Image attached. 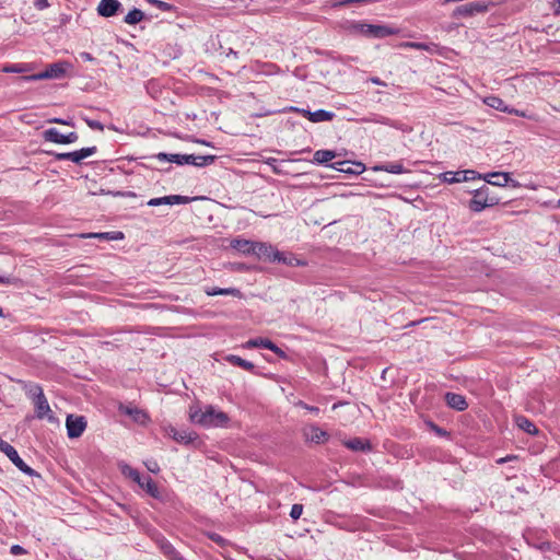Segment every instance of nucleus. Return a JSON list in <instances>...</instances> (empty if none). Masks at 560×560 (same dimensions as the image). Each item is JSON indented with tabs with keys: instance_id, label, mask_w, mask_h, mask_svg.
I'll use <instances>...</instances> for the list:
<instances>
[{
	"instance_id": "obj_11",
	"label": "nucleus",
	"mask_w": 560,
	"mask_h": 560,
	"mask_svg": "<svg viewBox=\"0 0 560 560\" xmlns=\"http://www.w3.org/2000/svg\"><path fill=\"white\" fill-rule=\"evenodd\" d=\"M165 433L180 444H190L197 439V434L186 431V430H177L173 425H167L164 428Z\"/></svg>"
},
{
	"instance_id": "obj_59",
	"label": "nucleus",
	"mask_w": 560,
	"mask_h": 560,
	"mask_svg": "<svg viewBox=\"0 0 560 560\" xmlns=\"http://www.w3.org/2000/svg\"><path fill=\"white\" fill-rule=\"evenodd\" d=\"M34 5L38 10H44L49 7V2H48V0H35Z\"/></svg>"
},
{
	"instance_id": "obj_50",
	"label": "nucleus",
	"mask_w": 560,
	"mask_h": 560,
	"mask_svg": "<svg viewBox=\"0 0 560 560\" xmlns=\"http://www.w3.org/2000/svg\"><path fill=\"white\" fill-rule=\"evenodd\" d=\"M268 350L272 351L273 353H276L278 357H280L282 359L287 358V353L272 341L270 343H268Z\"/></svg>"
},
{
	"instance_id": "obj_31",
	"label": "nucleus",
	"mask_w": 560,
	"mask_h": 560,
	"mask_svg": "<svg viewBox=\"0 0 560 560\" xmlns=\"http://www.w3.org/2000/svg\"><path fill=\"white\" fill-rule=\"evenodd\" d=\"M335 117V113L326 109H317L310 114V120L312 122L330 121Z\"/></svg>"
},
{
	"instance_id": "obj_33",
	"label": "nucleus",
	"mask_w": 560,
	"mask_h": 560,
	"mask_svg": "<svg viewBox=\"0 0 560 560\" xmlns=\"http://www.w3.org/2000/svg\"><path fill=\"white\" fill-rule=\"evenodd\" d=\"M30 70L27 63H9L3 67L0 66V71L4 73H24Z\"/></svg>"
},
{
	"instance_id": "obj_62",
	"label": "nucleus",
	"mask_w": 560,
	"mask_h": 560,
	"mask_svg": "<svg viewBox=\"0 0 560 560\" xmlns=\"http://www.w3.org/2000/svg\"><path fill=\"white\" fill-rule=\"evenodd\" d=\"M290 110L298 112V113L302 114L304 117H307L308 119H310V114L313 113V112H311L308 109H301V108H298V107H291Z\"/></svg>"
},
{
	"instance_id": "obj_20",
	"label": "nucleus",
	"mask_w": 560,
	"mask_h": 560,
	"mask_svg": "<svg viewBox=\"0 0 560 560\" xmlns=\"http://www.w3.org/2000/svg\"><path fill=\"white\" fill-rule=\"evenodd\" d=\"M34 405H35L36 417L38 419H43V418H47L48 420L54 419V416L51 415V409L49 407V404H48L45 395L40 396L39 398L34 400Z\"/></svg>"
},
{
	"instance_id": "obj_38",
	"label": "nucleus",
	"mask_w": 560,
	"mask_h": 560,
	"mask_svg": "<svg viewBox=\"0 0 560 560\" xmlns=\"http://www.w3.org/2000/svg\"><path fill=\"white\" fill-rule=\"evenodd\" d=\"M271 340L267 338H254L249 339L245 342L244 348L252 349V348H264L268 349V343H270Z\"/></svg>"
},
{
	"instance_id": "obj_57",
	"label": "nucleus",
	"mask_w": 560,
	"mask_h": 560,
	"mask_svg": "<svg viewBox=\"0 0 560 560\" xmlns=\"http://www.w3.org/2000/svg\"><path fill=\"white\" fill-rule=\"evenodd\" d=\"M148 470L153 474H158L160 471V466L155 460H149L145 463Z\"/></svg>"
},
{
	"instance_id": "obj_12",
	"label": "nucleus",
	"mask_w": 560,
	"mask_h": 560,
	"mask_svg": "<svg viewBox=\"0 0 560 560\" xmlns=\"http://www.w3.org/2000/svg\"><path fill=\"white\" fill-rule=\"evenodd\" d=\"M253 255L259 259L275 262V258L278 255V249L270 244L256 242L255 252H253Z\"/></svg>"
},
{
	"instance_id": "obj_45",
	"label": "nucleus",
	"mask_w": 560,
	"mask_h": 560,
	"mask_svg": "<svg viewBox=\"0 0 560 560\" xmlns=\"http://www.w3.org/2000/svg\"><path fill=\"white\" fill-rule=\"evenodd\" d=\"M407 48H413L418 50H429L430 46L425 43H418V42H407L402 45Z\"/></svg>"
},
{
	"instance_id": "obj_40",
	"label": "nucleus",
	"mask_w": 560,
	"mask_h": 560,
	"mask_svg": "<svg viewBox=\"0 0 560 560\" xmlns=\"http://www.w3.org/2000/svg\"><path fill=\"white\" fill-rule=\"evenodd\" d=\"M538 549L542 552H553L560 555V549L558 545L550 541H542L538 545Z\"/></svg>"
},
{
	"instance_id": "obj_29",
	"label": "nucleus",
	"mask_w": 560,
	"mask_h": 560,
	"mask_svg": "<svg viewBox=\"0 0 560 560\" xmlns=\"http://www.w3.org/2000/svg\"><path fill=\"white\" fill-rule=\"evenodd\" d=\"M516 423L520 429H522L524 432H526L530 435H537L539 432L537 427L526 417H523V416L517 417Z\"/></svg>"
},
{
	"instance_id": "obj_53",
	"label": "nucleus",
	"mask_w": 560,
	"mask_h": 560,
	"mask_svg": "<svg viewBox=\"0 0 560 560\" xmlns=\"http://www.w3.org/2000/svg\"><path fill=\"white\" fill-rule=\"evenodd\" d=\"M296 406H299V407H301V408H303V409H305V410H307V411H310V412H312V413H314V415H318V413H319V411H320L318 407H316V406H310V405L305 404V402H304V401H302V400H300V401L296 404Z\"/></svg>"
},
{
	"instance_id": "obj_44",
	"label": "nucleus",
	"mask_w": 560,
	"mask_h": 560,
	"mask_svg": "<svg viewBox=\"0 0 560 560\" xmlns=\"http://www.w3.org/2000/svg\"><path fill=\"white\" fill-rule=\"evenodd\" d=\"M147 205L150 207H158V206H162V205L170 206L168 196L152 198L147 202Z\"/></svg>"
},
{
	"instance_id": "obj_63",
	"label": "nucleus",
	"mask_w": 560,
	"mask_h": 560,
	"mask_svg": "<svg viewBox=\"0 0 560 560\" xmlns=\"http://www.w3.org/2000/svg\"><path fill=\"white\" fill-rule=\"evenodd\" d=\"M80 58L84 61H94L95 58L88 51L80 52Z\"/></svg>"
},
{
	"instance_id": "obj_47",
	"label": "nucleus",
	"mask_w": 560,
	"mask_h": 560,
	"mask_svg": "<svg viewBox=\"0 0 560 560\" xmlns=\"http://www.w3.org/2000/svg\"><path fill=\"white\" fill-rule=\"evenodd\" d=\"M83 120L93 130H100V131L104 130V125L98 120L90 119L88 117H84Z\"/></svg>"
},
{
	"instance_id": "obj_61",
	"label": "nucleus",
	"mask_w": 560,
	"mask_h": 560,
	"mask_svg": "<svg viewBox=\"0 0 560 560\" xmlns=\"http://www.w3.org/2000/svg\"><path fill=\"white\" fill-rule=\"evenodd\" d=\"M431 428L433 429V431L440 435V436H446L448 435L447 431L440 428L439 425L434 424V423H431Z\"/></svg>"
},
{
	"instance_id": "obj_4",
	"label": "nucleus",
	"mask_w": 560,
	"mask_h": 560,
	"mask_svg": "<svg viewBox=\"0 0 560 560\" xmlns=\"http://www.w3.org/2000/svg\"><path fill=\"white\" fill-rule=\"evenodd\" d=\"M488 8L489 3L485 1H474L456 7L452 13V16L454 19L469 18L479 13L487 12Z\"/></svg>"
},
{
	"instance_id": "obj_6",
	"label": "nucleus",
	"mask_w": 560,
	"mask_h": 560,
	"mask_svg": "<svg viewBox=\"0 0 560 560\" xmlns=\"http://www.w3.org/2000/svg\"><path fill=\"white\" fill-rule=\"evenodd\" d=\"M66 73L65 67L60 62H55L49 65L45 71L25 75L22 78L24 81H38V80H47V79H59L62 78Z\"/></svg>"
},
{
	"instance_id": "obj_51",
	"label": "nucleus",
	"mask_w": 560,
	"mask_h": 560,
	"mask_svg": "<svg viewBox=\"0 0 560 560\" xmlns=\"http://www.w3.org/2000/svg\"><path fill=\"white\" fill-rule=\"evenodd\" d=\"M368 26V23L364 22H355L351 25L352 31L360 33L361 35L365 36V28Z\"/></svg>"
},
{
	"instance_id": "obj_18",
	"label": "nucleus",
	"mask_w": 560,
	"mask_h": 560,
	"mask_svg": "<svg viewBox=\"0 0 560 560\" xmlns=\"http://www.w3.org/2000/svg\"><path fill=\"white\" fill-rule=\"evenodd\" d=\"M485 104H487L489 107L498 109L500 112L515 114V115L522 116V117L525 116L524 113H520L517 109H510L502 98L494 96V95L486 97Z\"/></svg>"
},
{
	"instance_id": "obj_60",
	"label": "nucleus",
	"mask_w": 560,
	"mask_h": 560,
	"mask_svg": "<svg viewBox=\"0 0 560 560\" xmlns=\"http://www.w3.org/2000/svg\"><path fill=\"white\" fill-rule=\"evenodd\" d=\"M121 341V338H115L113 341H104L103 345L106 346L107 348H118L119 342Z\"/></svg>"
},
{
	"instance_id": "obj_48",
	"label": "nucleus",
	"mask_w": 560,
	"mask_h": 560,
	"mask_svg": "<svg viewBox=\"0 0 560 560\" xmlns=\"http://www.w3.org/2000/svg\"><path fill=\"white\" fill-rule=\"evenodd\" d=\"M208 537L210 540H212L213 542L218 544L221 547L228 545V540L217 533H209Z\"/></svg>"
},
{
	"instance_id": "obj_30",
	"label": "nucleus",
	"mask_w": 560,
	"mask_h": 560,
	"mask_svg": "<svg viewBox=\"0 0 560 560\" xmlns=\"http://www.w3.org/2000/svg\"><path fill=\"white\" fill-rule=\"evenodd\" d=\"M336 152L331 150H317L313 155V162L317 164H326L335 159Z\"/></svg>"
},
{
	"instance_id": "obj_24",
	"label": "nucleus",
	"mask_w": 560,
	"mask_h": 560,
	"mask_svg": "<svg viewBox=\"0 0 560 560\" xmlns=\"http://www.w3.org/2000/svg\"><path fill=\"white\" fill-rule=\"evenodd\" d=\"M349 164H350L349 161H340V162H334V163L329 164L328 166L336 171H339V172H343V173H348V174H355V175L363 173L365 170V166L362 163H353V167H351V166H348V168L340 167L341 165H349Z\"/></svg>"
},
{
	"instance_id": "obj_13",
	"label": "nucleus",
	"mask_w": 560,
	"mask_h": 560,
	"mask_svg": "<svg viewBox=\"0 0 560 560\" xmlns=\"http://www.w3.org/2000/svg\"><path fill=\"white\" fill-rule=\"evenodd\" d=\"M151 159H156L161 162H171V163H175L177 165H184V164L190 165V162H192L195 160V159H192V154H177V153H164V152L154 154L151 156Z\"/></svg>"
},
{
	"instance_id": "obj_36",
	"label": "nucleus",
	"mask_w": 560,
	"mask_h": 560,
	"mask_svg": "<svg viewBox=\"0 0 560 560\" xmlns=\"http://www.w3.org/2000/svg\"><path fill=\"white\" fill-rule=\"evenodd\" d=\"M24 390L26 395L34 400L39 398L40 396H44L43 388L38 384H25Z\"/></svg>"
},
{
	"instance_id": "obj_27",
	"label": "nucleus",
	"mask_w": 560,
	"mask_h": 560,
	"mask_svg": "<svg viewBox=\"0 0 560 560\" xmlns=\"http://www.w3.org/2000/svg\"><path fill=\"white\" fill-rule=\"evenodd\" d=\"M304 435L308 441L316 444L324 443L328 439V433L315 425L311 427L308 432L305 431Z\"/></svg>"
},
{
	"instance_id": "obj_46",
	"label": "nucleus",
	"mask_w": 560,
	"mask_h": 560,
	"mask_svg": "<svg viewBox=\"0 0 560 560\" xmlns=\"http://www.w3.org/2000/svg\"><path fill=\"white\" fill-rule=\"evenodd\" d=\"M303 513V505L302 504H293L290 511V516L292 520L296 521L300 518V516Z\"/></svg>"
},
{
	"instance_id": "obj_5",
	"label": "nucleus",
	"mask_w": 560,
	"mask_h": 560,
	"mask_svg": "<svg viewBox=\"0 0 560 560\" xmlns=\"http://www.w3.org/2000/svg\"><path fill=\"white\" fill-rule=\"evenodd\" d=\"M97 151L95 145L82 148L78 151L66 152V153H57V152H47L52 155L57 161H66L69 160L75 164H80L84 159L93 155Z\"/></svg>"
},
{
	"instance_id": "obj_34",
	"label": "nucleus",
	"mask_w": 560,
	"mask_h": 560,
	"mask_svg": "<svg viewBox=\"0 0 560 560\" xmlns=\"http://www.w3.org/2000/svg\"><path fill=\"white\" fill-rule=\"evenodd\" d=\"M120 471L125 477L131 479L136 483H140L142 476L140 475V472L137 469L132 468L130 465H128V464L120 465Z\"/></svg>"
},
{
	"instance_id": "obj_14",
	"label": "nucleus",
	"mask_w": 560,
	"mask_h": 560,
	"mask_svg": "<svg viewBox=\"0 0 560 560\" xmlns=\"http://www.w3.org/2000/svg\"><path fill=\"white\" fill-rule=\"evenodd\" d=\"M122 10V4L118 0H101L97 5V13L104 18L116 15Z\"/></svg>"
},
{
	"instance_id": "obj_26",
	"label": "nucleus",
	"mask_w": 560,
	"mask_h": 560,
	"mask_svg": "<svg viewBox=\"0 0 560 560\" xmlns=\"http://www.w3.org/2000/svg\"><path fill=\"white\" fill-rule=\"evenodd\" d=\"M275 262H281L287 266H306V261L295 257L292 254H285L278 250V255L275 258Z\"/></svg>"
},
{
	"instance_id": "obj_42",
	"label": "nucleus",
	"mask_w": 560,
	"mask_h": 560,
	"mask_svg": "<svg viewBox=\"0 0 560 560\" xmlns=\"http://www.w3.org/2000/svg\"><path fill=\"white\" fill-rule=\"evenodd\" d=\"M168 200H170V206L186 205L191 201V198H189L187 196H180V195H170Z\"/></svg>"
},
{
	"instance_id": "obj_64",
	"label": "nucleus",
	"mask_w": 560,
	"mask_h": 560,
	"mask_svg": "<svg viewBox=\"0 0 560 560\" xmlns=\"http://www.w3.org/2000/svg\"><path fill=\"white\" fill-rule=\"evenodd\" d=\"M553 7V14L559 15L560 14V0H556L552 4Z\"/></svg>"
},
{
	"instance_id": "obj_1",
	"label": "nucleus",
	"mask_w": 560,
	"mask_h": 560,
	"mask_svg": "<svg viewBox=\"0 0 560 560\" xmlns=\"http://www.w3.org/2000/svg\"><path fill=\"white\" fill-rule=\"evenodd\" d=\"M190 420L206 428H223L226 427L230 418L228 413L208 405L205 410L199 409L190 412Z\"/></svg>"
},
{
	"instance_id": "obj_52",
	"label": "nucleus",
	"mask_w": 560,
	"mask_h": 560,
	"mask_svg": "<svg viewBox=\"0 0 560 560\" xmlns=\"http://www.w3.org/2000/svg\"><path fill=\"white\" fill-rule=\"evenodd\" d=\"M152 2L156 5V8L164 12H170L173 9V5L171 3L164 1L153 0Z\"/></svg>"
},
{
	"instance_id": "obj_41",
	"label": "nucleus",
	"mask_w": 560,
	"mask_h": 560,
	"mask_svg": "<svg viewBox=\"0 0 560 560\" xmlns=\"http://www.w3.org/2000/svg\"><path fill=\"white\" fill-rule=\"evenodd\" d=\"M371 121L375 122V124H381V125H385V126H389V127H393V128H396L398 129L399 126H398V122L388 118V117H385V116H375V118L371 119Z\"/></svg>"
},
{
	"instance_id": "obj_8",
	"label": "nucleus",
	"mask_w": 560,
	"mask_h": 560,
	"mask_svg": "<svg viewBox=\"0 0 560 560\" xmlns=\"http://www.w3.org/2000/svg\"><path fill=\"white\" fill-rule=\"evenodd\" d=\"M43 138L45 141L58 143V144H69L78 141L79 136L77 132L72 131L67 135H62L58 129L56 128H49L46 129L43 132Z\"/></svg>"
},
{
	"instance_id": "obj_55",
	"label": "nucleus",
	"mask_w": 560,
	"mask_h": 560,
	"mask_svg": "<svg viewBox=\"0 0 560 560\" xmlns=\"http://www.w3.org/2000/svg\"><path fill=\"white\" fill-rule=\"evenodd\" d=\"M10 552L13 556H21V555H25L26 550L20 545H12L10 548Z\"/></svg>"
},
{
	"instance_id": "obj_28",
	"label": "nucleus",
	"mask_w": 560,
	"mask_h": 560,
	"mask_svg": "<svg viewBox=\"0 0 560 560\" xmlns=\"http://www.w3.org/2000/svg\"><path fill=\"white\" fill-rule=\"evenodd\" d=\"M225 359L232 365L242 368V369H244L246 371L254 372V370H255V365L252 362H249V361H247V360H245V359H243V358H241L238 355L229 354Z\"/></svg>"
},
{
	"instance_id": "obj_56",
	"label": "nucleus",
	"mask_w": 560,
	"mask_h": 560,
	"mask_svg": "<svg viewBox=\"0 0 560 560\" xmlns=\"http://www.w3.org/2000/svg\"><path fill=\"white\" fill-rule=\"evenodd\" d=\"M88 236H89V237H96V238H100V240L112 241V240H110V236H112V233H110V232L91 233V234H89Z\"/></svg>"
},
{
	"instance_id": "obj_10",
	"label": "nucleus",
	"mask_w": 560,
	"mask_h": 560,
	"mask_svg": "<svg viewBox=\"0 0 560 560\" xmlns=\"http://www.w3.org/2000/svg\"><path fill=\"white\" fill-rule=\"evenodd\" d=\"M398 33L399 28L389 25L368 24L365 28V37L368 38H385Z\"/></svg>"
},
{
	"instance_id": "obj_19",
	"label": "nucleus",
	"mask_w": 560,
	"mask_h": 560,
	"mask_svg": "<svg viewBox=\"0 0 560 560\" xmlns=\"http://www.w3.org/2000/svg\"><path fill=\"white\" fill-rule=\"evenodd\" d=\"M445 402L448 407L457 411H463L468 407L466 398L463 395L451 392L445 394Z\"/></svg>"
},
{
	"instance_id": "obj_39",
	"label": "nucleus",
	"mask_w": 560,
	"mask_h": 560,
	"mask_svg": "<svg viewBox=\"0 0 560 560\" xmlns=\"http://www.w3.org/2000/svg\"><path fill=\"white\" fill-rule=\"evenodd\" d=\"M462 174H463V172H460V171L445 172V173L441 174V177H442V180L447 184H455V183L464 182Z\"/></svg>"
},
{
	"instance_id": "obj_23",
	"label": "nucleus",
	"mask_w": 560,
	"mask_h": 560,
	"mask_svg": "<svg viewBox=\"0 0 560 560\" xmlns=\"http://www.w3.org/2000/svg\"><path fill=\"white\" fill-rule=\"evenodd\" d=\"M139 487L147 492L150 497L154 499H161V491L156 485V482L150 477L145 476L141 478Z\"/></svg>"
},
{
	"instance_id": "obj_49",
	"label": "nucleus",
	"mask_w": 560,
	"mask_h": 560,
	"mask_svg": "<svg viewBox=\"0 0 560 560\" xmlns=\"http://www.w3.org/2000/svg\"><path fill=\"white\" fill-rule=\"evenodd\" d=\"M268 350L272 351L273 353H276L278 357H280L282 359L287 358V353L272 341L270 343H268Z\"/></svg>"
},
{
	"instance_id": "obj_21",
	"label": "nucleus",
	"mask_w": 560,
	"mask_h": 560,
	"mask_svg": "<svg viewBox=\"0 0 560 560\" xmlns=\"http://www.w3.org/2000/svg\"><path fill=\"white\" fill-rule=\"evenodd\" d=\"M343 445L354 452H370L372 444L366 439L353 438L343 442Z\"/></svg>"
},
{
	"instance_id": "obj_7",
	"label": "nucleus",
	"mask_w": 560,
	"mask_h": 560,
	"mask_svg": "<svg viewBox=\"0 0 560 560\" xmlns=\"http://www.w3.org/2000/svg\"><path fill=\"white\" fill-rule=\"evenodd\" d=\"M483 179L486 180L487 184L498 186V187H505V186H511L513 188L521 187V184L517 180L511 178L510 174L505 173V172H492V173L486 174L483 176Z\"/></svg>"
},
{
	"instance_id": "obj_25",
	"label": "nucleus",
	"mask_w": 560,
	"mask_h": 560,
	"mask_svg": "<svg viewBox=\"0 0 560 560\" xmlns=\"http://www.w3.org/2000/svg\"><path fill=\"white\" fill-rule=\"evenodd\" d=\"M255 243L244 238H235L231 242V247L244 255H253L255 252Z\"/></svg>"
},
{
	"instance_id": "obj_58",
	"label": "nucleus",
	"mask_w": 560,
	"mask_h": 560,
	"mask_svg": "<svg viewBox=\"0 0 560 560\" xmlns=\"http://www.w3.org/2000/svg\"><path fill=\"white\" fill-rule=\"evenodd\" d=\"M49 122H51V124H59V125H66V126H74L72 120L57 118V117L49 119Z\"/></svg>"
},
{
	"instance_id": "obj_54",
	"label": "nucleus",
	"mask_w": 560,
	"mask_h": 560,
	"mask_svg": "<svg viewBox=\"0 0 560 560\" xmlns=\"http://www.w3.org/2000/svg\"><path fill=\"white\" fill-rule=\"evenodd\" d=\"M266 164H268L271 168H272V172L275 174H280L281 171L278 168L277 166V163H278V160L275 159V158H268L266 161H265Z\"/></svg>"
},
{
	"instance_id": "obj_16",
	"label": "nucleus",
	"mask_w": 560,
	"mask_h": 560,
	"mask_svg": "<svg viewBox=\"0 0 560 560\" xmlns=\"http://www.w3.org/2000/svg\"><path fill=\"white\" fill-rule=\"evenodd\" d=\"M158 546L168 560H186L166 538H160Z\"/></svg>"
},
{
	"instance_id": "obj_15",
	"label": "nucleus",
	"mask_w": 560,
	"mask_h": 560,
	"mask_svg": "<svg viewBox=\"0 0 560 560\" xmlns=\"http://www.w3.org/2000/svg\"><path fill=\"white\" fill-rule=\"evenodd\" d=\"M119 411L132 418V420L139 424H145L149 421L148 413L137 407L120 406Z\"/></svg>"
},
{
	"instance_id": "obj_35",
	"label": "nucleus",
	"mask_w": 560,
	"mask_h": 560,
	"mask_svg": "<svg viewBox=\"0 0 560 560\" xmlns=\"http://www.w3.org/2000/svg\"><path fill=\"white\" fill-rule=\"evenodd\" d=\"M143 18H144L143 11L135 8L127 13V15L124 19V22L127 24H130V25H135V24L141 22L143 20Z\"/></svg>"
},
{
	"instance_id": "obj_9",
	"label": "nucleus",
	"mask_w": 560,
	"mask_h": 560,
	"mask_svg": "<svg viewBox=\"0 0 560 560\" xmlns=\"http://www.w3.org/2000/svg\"><path fill=\"white\" fill-rule=\"evenodd\" d=\"M66 428L70 439L80 438L86 429V420L83 416L69 415L66 419Z\"/></svg>"
},
{
	"instance_id": "obj_43",
	"label": "nucleus",
	"mask_w": 560,
	"mask_h": 560,
	"mask_svg": "<svg viewBox=\"0 0 560 560\" xmlns=\"http://www.w3.org/2000/svg\"><path fill=\"white\" fill-rule=\"evenodd\" d=\"M463 172V179L464 182H469V180H474L476 178H483V176L481 174H479L478 172L474 171V170H466V171H462Z\"/></svg>"
},
{
	"instance_id": "obj_3",
	"label": "nucleus",
	"mask_w": 560,
	"mask_h": 560,
	"mask_svg": "<svg viewBox=\"0 0 560 560\" xmlns=\"http://www.w3.org/2000/svg\"><path fill=\"white\" fill-rule=\"evenodd\" d=\"M0 451L4 453L8 458L24 474L27 476H35L37 472L31 468L20 457L18 451L8 442L3 441L0 438Z\"/></svg>"
},
{
	"instance_id": "obj_37",
	"label": "nucleus",
	"mask_w": 560,
	"mask_h": 560,
	"mask_svg": "<svg viewBox=\"0 0 560 560\" xmlns=\"http://www.w3.org/2000/svg\"><path fill=\"white\" fill-rule=\"evenodd\" d=\"M192 159H195V160L192 162H190V165H194L197 167H203V166L212 164L215 160V156L214 155H195V154H192Z\"/></svg>"
},
{
	"instance_id": "obj_22",
	"label": "nucleus",
	"mask_w": 560,
	"mask_h": 560,
	"mask_svg": "<svg viewBox=\"0 0 560 560\" xmlns=\"http://www.w3.org/2000/svg\"><path fill=\"white\" fill-rule=\"evenodd\" d=\"M205 293L208 296H214V295H232L237 299L243 298V293L237 288H218V287H207L205 288Z\"/></svg>"
},
{
	"instance_id": "obj_2",
	"label": "nucleus",
	"mask_w": 560,
	"mask_h": 560,
	"mask_svg": "<svg viewBox=\"0 0 560 560\" xmlns=\"http://www.w3.org/2000/svg\"><path fill=\"white\" fill-rule=\"evenodd\" d=\"M501 198L490 191L487 184L474 190L472 198L469 201V209L474 212H480L486 208L497 206Z\"/></svg>"
},
{
	"instance_id": "obj_32",
	"label": "nucleus",
	"mask_w": 560,
	"mask_h": 560,
	"mask_svg": "<svg viewBox=\"0 0 560 560\" xmlns=\"http://www.w3.org/2000/svg\"><path fill=\"white\" fill-rule=\"evenodd\" d=\"M374 170L384 171L390 174H402L406 172V168L400 162L386 163L380 166H375Z\"/></svg>"
},
{
	"instance_id": "obj_17",
	"label": "nucleus",
	"mask_w": 560,
	"mask_h": 560,
	"mask_svg": "<svg viewBox=\"0 0 560 560\" xmlns=\"http://www.w3.org/2000/svg\"><path fill=\"white\" fill-rule=\"evenodd\" d=\"M158 546L168 560H186L166 538H160Z\"/></svg>"
}]
</instances>
